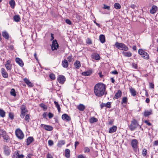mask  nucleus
<instances>
[{"label":"nucleus","instance_id":"12","mask_svg":"<svg viewBox=\"0 0 158 158\" xmlns=\"http://www.w3.org/2000/svg\"><path fill=\"white\" fill-rule=\"evenodd\" d=\"M62 118L64 120L69 121L71 120V118L67 114H65L62 115Z\"/></svg>","mask_w":158,"mask_h":158},{"label":"nucleus","instance_id":"8","mask_svg":"<svg viewBox=\"0 0 158 158\" xmlns=\"http://www.w3.org/2000/svg\"><path fill=\"white\" fill-rule=\"evenodd\" d=\"M40 127L45 130L48 131H51L53 129V127L52 126L46 124H41Z\"/></svg>","mask_w":158,"mask_h":158},{"label":"nucleus","instance_id":"26","mask_svg":"<svg viewBox=\"0 0 158 158\" xmlns=\"http://www.w3.org/2000/svg\"><path fill=\"white\" fill-rule=\"evenodd\" d=\"M2 137L4 139V141L6 143H8L10 140V138L8 135L6 134L2 136Z\"/></svg>","mask_w":158,"mask_h":158},{"label":"nucleus","instance_id":"61","mask_svg":"<svg viewBox=\"0 0 158 158\" xmlns=\"http://www.w3.org/2000/svg\"><path fill=\"white\" fill-rule=\"evenodd\" d=\"M111 73L112 74H115V75L118 74V72L116 70H114V71H112L111 72Z\"/></svg>","mask_w":158,"mask_h":158},{"label":"nucleus","instance_id":"20","mask_svg":"<svg viewBox=\"0 0 158 158\" xmlns=\"http://www.w3.org/2000/svg\"><path fill=\"white\" fill-rule=\"evenodd\" d=\"M152 114V109H150L148 111L147 110L145 111L143 114L144 115L145 117H148Z\"/></svg>","mask_w":158,"mask_h":158},{"label":"nucleus","instance_id":"35","mask_svg":"<svg viewBox=\"0 0 158 158\" xmlns=\"http://www.w3.org/2000/svg\"><path fill=\"white\" fill-rule=\"evenodd\" d=\"M97 119L94 117H92L89 120L90 122L91 123H93L94 122H97Z\"/></svg>","mask_w":158,"mask_h":158},{"label":"nucleus","instance_id":"37","mask_svg":"<svg viewBox=\"0 0 158 158\" xmlns=\"http://www.w3.org/2000/svg\"><path fill=\"white\" fill-rule=\"evenodd\" d=\"M65 143L64 140H62L59 141L57 145L59 147H61L62 145H64Z\"/></svg>","mask_w":158,"mask_h":158},{"label":"nucleus","instance_id":"27","mask_svg":"<svg viewBox=\"0 0 158 158\" xmlns=\"http://www.w3.org/2000/svg\"><path fill=\"white\" fill-rule=\"evenodd\" d=\"M2 35L6 39H8L9 38V34L6 31H4L2 32Z\"/></svg>","mask_w":158,"mask_h":158},{"label":"nucleus","instance_id":"62","mask_svg":"<svg viewBox=\"0 0 158 158\" xmlns=\"http://www.w3.org/2000/svg\"><path fill=\"white\" fill-rule=\"evenodd\" d=\"M79 144V142L78 141H76L75 144V148L76 149V148L77 146Z\"/></svg>","mask_w":158,"mask_h":158},{"label":"nucleus","instance_id":"3","mask_svg":"<svg viewBox=\"0 0 158 158\" xmlns=\"http://www.w3.org/2000/svg\"><path fill=\"white\" fill-rule=\"evenodd\" d=\"M138 126H139V124L137 121L135 119H134L131 122V123L129 127L131 131H133Z\"/></svg>","mask_w":158,"mask_h":158},{"label":"nucleus","instance_id":"16","mask_svg":"<svg viewBox=\"0 0 158 158\" xmlns=\"http://www.w3.org/2000/svg\"><path fill=\"white\" fill-rule=\"evenodd\" d=\"M158 9V8L156 6L153 5L152 6V9L150 10V12L152 14L155 13Z\"/></svg>","mask_w":158,"mask_h":158},{"label":"nucleus","instance_id":"15","mask_svg":"<svg viewBox=\"0 0 158 158\" xmlns=\"http://www.w3.org/2000/svg\"><path fill=\"white\" fill-rule=\"evenodd\" d=\"M61 65L63 68H67L69 65V63L68 60L65 59H64L62 61Z\"/></svg>","mask_w":158,"mask_h":158},{"label":"nucleus","instance_id":"19","mask_svg":"<svg viewBox=\"0 0 158 158\" xmlns=\"http://www.w3.org/2000/svg\"><path fill=\"white\" fill-rule=\"evenodd\" d=\"M92 73V71L91 70H89L82 72V74L84 76H89Z\"/></svg>","mask_w":158,"mask_h":158},{"label":"nucleus","instance_id":"10","mask_svg":"<svg viewBox=\"0 0 158 158\" xmlns=\"http://www.w3.org/2000/svg\"><path fill=\"white\" fill-rule=\"evenodd\" d=\"M5 155L6 156H9L11 152L9 147L6 145H4L3 148Z\"/></svg>","mask_w":158,"mask_h":158},{"label":"nucleus","instance_id":"55","mask_svg":"<svg viewBox=\"0 0 158 158\" xmlns=\"http://www.w3.org/2000/svg\"><path fill=\"white\" fill-rule=\"evenodd\" d=\"M106 104L102 103L100 105L101 109H102L104 107H106Z\"/></svg>","mask_w":158,"mask_h":158},{"label":"nucleus","instance_id":"11","mask_svg":"<svg viewBox=\"0 0 158 158\" xmlns=\"http://www.w3.org/2000/svg\"><path fill=\"white\" fill-rule=\"evenodd\" d=\"M58 80L60 83L62 84L65 81V77L63 75H60L58 78Z\"/></svg>","mask_w":158,"mask_h":158},{"label":"nucleus","instance_id":"42","mask_svg":"<svg viewBox=\"0 0 158 158\" xmlns=\"http://www.w3.org/2000/svg\"><path fill=\"white\" fill-rule=\"evenodd\" d=\"M25 120L27 122H29L30 120V116L28 114L26 115L25 118Z\"/></svg>","mask_w":158,"mask_h":158},{"label":"nucleus","instance_id":"34","mask_svg":"<svg viewBox=\"0 0 158 158\" xmlns=\"http://www.w3.org/2000/svg\"><path fill=\"white\" fill-rule=\"evenodd\" d=\"M5 112L2 109H0V116L1 117L3 118L5 115Z\"/></svg>","mask_w":158,"mask_h":158},{"label":"nucleus","instance_id":"5","mask_svg":"<svg viewBox=\"0 0 158 158\" xmlns=\"http://www.w3.org/2000/svg\"><path fill=\"white\" fill-rule=\"evenodd\" d=\"M17 137L20 139H22L24 138V134L22 131L19 129H17L15 131Z\"/></svg>","mask_w":158,"mask_h":158},{"label":"nucleus","instance_id":"57","mask_svg":"<svg viewBox=\"0 0 158 158\" xmlns=\"http://www.w3.org/2000/svg\"><path fill=\"white\" fill-rule=\"evenodd\" d=\"M149 86L152 89H154V84L152 83H149Z\"/></svg>","mask_w":158,"mask_h":158},{"label":"nucleus","instance_id":"50","mask_svg":"<svg viewBox=\"0 0 158 158\" xmlns=\"http://www.w3.org/2000/svg\"><path fill=\"white\" fill-rule=\"evenodd\" d=\"M67 59L68 60V61L69 62H70L72 61L73 59V56L72 55L69 56L68 57H67Z\"/></svg>","mask_w":158,"mask_h":158},{"label":"nucleus","instance_id":"44","mask_svg":"<svg viewBox=\"0 0 158 158\" xmlns=\"http://www.w3.org/2000/svg\"><path fill=\"white\" fill-rule=\"evenodd\" d=\"M84 152L85 153H88L90 152L89 148L87 147H85L84 148Z\"/></svg>","mask_w":158,"mask_h":158},{"label":"nucleus","instance_id":"1","mask_svg":"<svg viewBox=\"0 0 158 158\" xmlns=\"http://www.w3.org/2000/svg\"><path fill=\"white\" fill-rule=\"evenodd\" d=\"M106 89L105 85L102 83H98L94 87V93L95 95L98 97H102L104 94Z\"/></svg>","mask_w":158,"mask_h":158},{"label":"nucleus","instance_id":"32","mask_svg":"<svg viewBox=\"0 0 158 158\" xmlns=\"http://www.w3.org/2000/svg\"><path fill=\"white\" fill-rule=\"evenodd\" d=\"M9 4L10 5L12 9L14 8L15 6V2L14 0H11L9 2Z\"/></svg>","mask_w":158,"mask_h":158},{"label":"nucleus","instance_id":"23","mask_svg":"<svg viewBox=\"0 0 158 158\" xmlns=\"http://www.w3.org/2000/svg\"><path fill=\"white\" fill-rule=\"evenodd\" d=\"M122 53L125 57H130L132 56V53L130 52H123Z\"/></svg>","mask_w":158,"mask_h":158},{"label":"nucleus","instance_id":"52","mask_svg":"<svg viewBox=\"0 0 158 158\" xmlns=\"http://www.w3.org/2000/svg\"><path fill=\"white\" fill-rule=\"evenodd\" d=\"M48 144L50 146L52 145L53 144V141L51 140H49L48 141Z\"/></svg>","mask_w":158,"mask_h":158},{"label":"nucleus","instance_id":"29","mask_svg":"<svg viewBox=\"0 0 158 158\" xmlns=\"http://www.w3.org/2000/svg\"><path fill=\"white\" fill-rule=\"evenodd\" d=\"M130 93H131V95L132 96H135L136 95V93L135 90L134 89L132 88V87H131L130 88Z\"/></svg>","mask_w":158,"mask_h":158},{"label":"nucleus","instance_id":"43","mask_svg":"<svg viewBox=\"0 0 158 158\" xmlns=\"http://www.w3.org/2000/svg\"><path fill=\"white\" fill-rule=\"evenodd\" d=\"M9 118H10L11 119L13 120L14 119V114L13 113L11 112L9 113Z\"/></svg>","mask_w":158,"mask_h":158},{"label":"nucleus","instance_id":"40","mask_svg":"<svg viewBox=\"0 0 158 158\" xmlns=\"http://www.w3.org/2000/svg\"><path fill=\"white\" fill-rule=\"evenodd\" d=\"M114 8L117 9H119L121 8V6L118 3H115L114 4Z\"/></svg>","mask_w":158,"mask_h":158},{"label":"nucleus","instance_id":"45","mask_svg":"<svg viewBox=\"0 0 158 158\" xmlns=\"http://www.w3.org/2000/svg\"><path fill=\"white\" fill-rule=\"evenodd\" d=\"M5 67L6 69L9 70H10L12 68L11 65H5Z\"/></svg>","mask_w":158,"mask_h":158},{"label":"nucleus","instance_id":"49","mask_svg":"<svg viewBox=\"0 0 158 158\" xmlns=\"http://www.w3.org/2000/svg\"><path fill=\"white\" fill-rule=\"evenodd\" d=\"M106 105L107 108H110L111 107V103L110 102H108L106 104Z\"/></svg>","mask_w":158,"mask_h":158},{"label":"nucleus","instance_id":"64","mask_svg":"<svg viewBox=\"0 0 158 158\" xmlns=\"http://www.w3.org/2000/svg\"><path fill=\"white\" fill-rule=\"evenodd\" d=\"M24 156L23 154L19 155L18 158H23Z\"/></svg>","mask_w":158,"mask_h":158},{"label":"nucleus","instance_id":"25","mask_svg":"<svg viewBox=\"0 0 158 158\" xmlns=\"http://www.w3.org/2000/svg\"><path fill=\"white\" fill-rule=\"evenodd\" d=\"M122 94L121 91L120 90H118L115 94L114 98L116 99H118L121 96Z\"/></svg>","mask_w":158,"mask_h":158},{"label":"nucleus","instance_id":"9","mask_svg":"<svg viewBox=\"0 0 158 158\" xmlns=\"http://www.w3.org/2000/svg\"><path fill=\"white\" fill-rule=\"evenodd\" d=\"M59 46V44L57 42V41L55 40L53 41L52 44L51 45L52 50H56L58 48Z\"/></svg>","mask_w":158,"mask_h":158},{"label":"nucleus","instance_id":"17","mask_svg":"<svg viewBox=\"0 0 158 158\" xmlns=\"http://www.w3.org/2000/svg\"><path fill=\"white\" fill-rule=\"evenodd\" d=\"M117 130V127L116 126H113L110 128L109 130V133H112L115 132Z\"/></svg>","mask_w":158,"mask_h":158},{"label":"nucleus","instance_id":"53","mask_svg":"<svg viewBox=\"0 0 158 158\" xmlns=\"http://www.w3.org/2000/svg\"><path fill=\"white\" fill-rule=\"evenodd\" d=\"M103 8L105 9H107L108 10H109L110 9V6H107L105 4H104Z\"/></svg>","mask_w":158,"mask_h":158},{"label":"nucleus","instance_id":"30","mask_svg":"<svg viewBox=\"0 0 158 158\" xmlns=\"http://www.w3.org/2000/svg\"><path fill=\"white\" fill-rule=\"evenodd\" d=\"M99 40L100 42L103 43L105 42V37L103 35H101L99 36Z\"/></svg>","mask_w":158,"mask_h":158},{"label":"nucleus","instance_id":"7","mask_svg":"<svg viewBox=\"0 0 158 158\" xmlns=\"http://www.w3.org/2000/svg\"><path fill=\"white\" fill-rule=\"evenodd\" d=\"M21 110L20 117L22 118H23L27 112V110L26 108V107L24 105H22L20 107Z\"/></svg>","mask_w":158,"mask_h":158},{"label":"nucleus","instance_id":"18","mask_svg":"<svg viewBox=\"0 0 158 158\" xmlns=\"http://www.w3.org/2000/svg\"><path fill=\"white\" fill-rule=\"evenodd\" d=\"M34 141V138L32 137H29L27 139V145H29Z\"/></svg>","mask_w":158,"mask_h":158},{"label":"nucleus","instance_id":"63","mask_svg":"<svg viewBox=\"0 0 158 158\" xmlns=\"http://www.w3.org/2000/svg\"><path fill=\"white\" fill-rule=\"evenodd\" d=\"M40 106L41 107L44 109L45 107V105L44 103H41L40 104Z\"/></svg>","mask_w":158,"mask_h":158},{"label":"nucleus","instance_id":"54","mask_svg":"<svg viewBox=\"0 0 158 158\" xmlns=\"http://www.w3.org/2000/svg\"><path fill=\"white\" fill-rule=\"evenodd\" d=\"M65 22L69 25H71L72 23L71 21L69 19H66L65 20Z\"/></svg>","mask_w":158,"mask_h":158},{"label":"nucleus","instance_id":"13","mask_svg":"<svg viewBox=\"0 0 158 158\" xmlns=\"http://www.w3.org/2000/svg\"><path fill=\"white\" fill-rule=\"evenodd\" d=\"M1 73L3 77L5 78H7L8 77L7 73L6 71L4 69L2 68L1 69Z\"/></svg>","mask_w":158,"mask_h":158},{"label":"nucleus","instance_id":"47","mask_svg":"<svg viewBox=\"0 0 158 158\" xmlns=\"http://www.w3.org/2000/svg\"><path fill=\"white\" fill-rule=\"evenodd\" d=\"M127 98L126 97H124L122 100V103H126L127 101Z\"/></svg>","mask_w":158,"mask_h":158},{"label":"nucleus","instance_id":"6","mask_svg":"<svg viewBox=\"0 0 158 158\" xmlns=\"http://www.w3.org/2000/svg\"><path fill=\"white\" fill-rule=\"evenodd\" d=\"M138 141L136 139H132L131 142V145L135 152H137L138 150Z\"/></svg>","mask_w":158,"mask_h":158},{"label":"nucleus","instance_id":"59","mask_svg":"<svg viewBox=\"0 0 158 158\" xmlns=\"http://www.w3.org/2000/svg\"><path fill=\"white\" fill-rule=\"evenodd\" d=\"M48 116L49 118H51L53 117V115L52 113L50 112L48 114Z\"/></svg>","mask_w":158,"mask_h":158},{"label":"nucleus","instance_id":"2","mask_svg":"<svg viewBox=\"0 0 158 158\" xmlns=\"http://www.w3.org/2000/svg\"><path fill=\"white\" fill-rule=\"evenodd\" d=\"M115 45L116 47L119 50L127 51L129 48L124 44L122 43H119L117 42L115 43Z\"/></svg>","mask_w":158,"mask_h":158},{"label":"nucleus","instance_id":"22","mask_svg":"<svg viewBox=\"0 0 158 158\" xmlns=\"http://www.w3.org/2000/svg\"><path fill=\"white\" fill-rule=\"evenodd\" d=\"M92 57L93 59L96 60H98L100 59V56L97 53H93L92 55Z\"/></svg>","mask_w":158,"mask_h":158},{"label":"nucleus","instance_id":"51","mask_svg":"<svg viewBox=\"0 0 158 158\" xmlns=\"http://www.w3.org/2000/svg\"><path fill=\"white\" fill-rule=\"evenodd\" d=\"M147 154V150L145 149H143V150L142 155L143 156H144L146 155Z\"/></svg>","mask_w":158,"mask_h":158},{"label":"nucleus","instance_id":"48","mask_svg":"<svg viewBox=\"0 0 158 158\" xmlns=\"http://www.w3.org/2000/svg\"><path fill=\"white\" fill-rule=\"evenodd\" d=\"M132 67L133 68H134L135 69H137L138 66L137 64H135L134 63H132Z\"/></svg>","mask_w":158,"mask_h":158},{"label":"nucleus","instance_id":"46","mask_svg":"<svg viewBox=\"0 0 158 158\" xmlns=\"http://www.w3.org/2000/svg\"><path fill=\"white\" fill-rule=\"evenodd\" d=\"M1 132V135L2 136L6 134V131L3 129H1L0 130Z\"/></svg>","mask_w":158,"mask_h":158},{"label":"nucleus","instance_id":"58","mask_svg":"<svg viewBox=\"0 0 158 158\" xmlns=\"http://www.w3.org/2000/svg\"><path fill=\"white\" fill-rule=\"evenodd\" d=\"M47 158H53V157L51 154L48 153L47 155Z\"/></svg>","mask_w":158,"mask_h":158},{"label":"nucleus","instance_id":"56","mask_svg":"<svg viewBox=\"0 0 158 158\" xmlns=\"http://www.w3.org/2000/svg\"><path fill=\"white\" fill-rule=\"evenodd\" d=\"M144 123L146 124L147 125H148L149 126H150L151 125V123H150L148 121V120H145L144 121Z\"/></svg>","mask_w":158,"mask_h":158},{"label":"nucleus","instance_id":"36","mask_svg":"<svg viewBox=\"0 0 158 158\" xmlns=\"http://www.w3.org/2000/svg\"><path fill=\"white\" fill-rule=\"evenodd\" d=\"M19 152V151H15L14 153L13 158H18Z\"/></svg>","mask_w":158,"mask_h":158},{"label":"nucleus","instance_id":"41","mask_svg":"<svg viewBox=\"0 0 158 158\" xmlns=\"http://www.w3.org/2000/svg\"><path fill=\"white\" fill-rule=\"evenodd\" d=\"M49 77L51 80H54L55 79V76L54 74L51 73L49 75Z\"/></svg>","mask_w":158,"mask_h":158},{"label":"nucleus","instance_id":"14","mask_svg":"<svg viewBox=\"0 0 158 158\" xmlns=\"http://www.w3.org/2000/svg\"><path fill=\"white\" fill-rule=\"evenodd\" d=\"M15 61L21 67H23L24 65V63L22 60L19 58H16Z\"/></svg>","mask_w":158,"mask_h":158},{"label":"nucleus","instance_id":"39","mask_svg":"<svg viewBox=\"0 0 158 158\" xmlns=\"http://www.w3.org/2000/svg\"><path fill=\"white\" fill-rule=\"evenodd\" d=\"M10 94L11 95L13 96L14 97H15L16 96V94L15 93V90L14 89H12L11 91L10 92Z\"/></svg>","mask_w":158,"mask_h":158},{"label":"nucleus","instance_id":"28","mask_svg":"<svg viewBox=\"0 0 158 158\" xmlns=\"http://www.w3.org/2000/svg\"><path fill=\"white\" fill-rule=\"evenodd\" d=\"M85 108V106L82 104H80L77 106V108L80 111H83Z\"/></svg>","mask_w":158,"mask_h":158},{"label":"nucleus","instance_id":"4","mask_svg":"<svg viewBox=\"0 0 158 158\" xmlns=\"http://www.w3.org/2000/svg\"><path fill=\"white\" fill-rule=\"evenodd\" d=\"M138 53L144 59L146 60H148L149 59L148 54L142 49H139L138 50Z\"/></svg>","mask_w":158,"mask_h":158},{"label":"nucleus","instance_id":"21","mask_svg":"<svg viewBox=\"0 0 158 158\" xmlns=\"http://www.w3.org/2000/svg\"><path fill=\"white\" fill-rule=\"evenodd\" d=\"M24 82L29 87H32L33 86V84L27 78L24 79Z\"/></svg>","mask_w":158,"mask_h":158},{"label":"nucleus","instance_id":"38","mask_svg":"<svg viewBox=\"0 0 158 158\" xmlns=\"http://www.w3.org/2000/svg\"><path fill=\"white\" fill-rule=\"evenodd\" d=\"M54 103L56 107L57 108L58 112H60V105L58 104V102L56 101H54Z\"/></svg>","mask_w":158,"mask_h":158},{"label":"nucleus","instance_id":"60","mask_svg":"<svg viewBox=\"0 0 158 158\" xmlns=\"http://www.w3.org/2000/svg\"><path fill=\"white\" fill-rule=\"evenodd\" d=\"M77 158H85V156L82 154L79 155L77 156Z\"/></svg>","mask_w":158,"mask_h":158},{"label":"nucleus","instance_id":"24","mask_svg":"<svg viewBox=\"0 0 158 158\" xmlns=\"http://www.w3.org/2000/svg\"><path fill=\"white\" fill-rule=\"evenodd\" d=\"M74 65L77 69H79L81 66L80 62L78 60H76Z\"/></svg>","mask_w":158,"mask_h":158},{"label":"nucleus","instance_id":"33","mask_svg":"<svg viewBox=\"0 0 158 158\" xmlns=\"http://www.w3.org/2000/svg\"><path fill=\"white\" fill-rule=\"evenodd\" d=\"M14 19L15 21L18 22L19 21L20 18L19 15H17L14 16Z\"/></svg>","mask_w":158,"mask_h":158},{"label":"nucleus","instance_id":"31","mask_svg":"<svg viewBox=\"0 0 158 158\" xmlns=\"http://www.w3.org/2000/svg\"><path fill=\"white\" fill-rule=\"evenodd\" d=\"M70 151L69 149H67L65 150V156L66 158H69L70 157Z\"/></svg>","mask_w":158,"mask_h":158}]
</instances>
